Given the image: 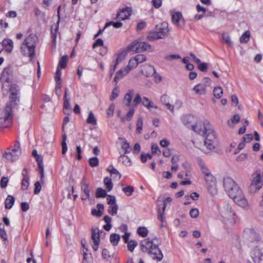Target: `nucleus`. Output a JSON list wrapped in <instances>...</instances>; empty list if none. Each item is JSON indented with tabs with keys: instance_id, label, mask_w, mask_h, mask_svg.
I'll use <instances>...</instances> for the list:
<instances>
[{
	"instance_id": "63",
	"label": "nucleus",
	"mask_w": 263,
	"mask_h": 263,
	"mask_svg": "<svg viewBox=\"0 0 263 263\" xmlns=\"http://www.w3.org/2000/svg\"><path fill=\"white\" fill-rule=\"evenodd\" d=\"M41 185L39 181H37L34 184V194H37L41 190Z\"/></svg>"
},
{
	"instance_id": "45",
	"label": "nucleus",
	"mask_w": 263,
	"mask_h": 263,
	"mask_svg": "<svg viewBox=\"0 0 263 263\" xmlns=\"http://www.w3.org/2000/svg\"><path fill=\"white\" fill-rule=\"evenodd\" d=\"M137 233L140 236L145 237L147 235L148 230L145 227H139L137 230Z\"/></svg>"
},
{
	"instance_id": "5",
	"label": "nucleus",
	"mask_w": 263,
	"mask_h": 263,
	"mask_svg": "<svg viewBox=\"0 0 263 263\" xmlns=\"http://www.w3.org/2000/svg\"><path fill=\"white\" fill-rule=\"evenodd\" d=\"M262 185L263 179L261 178V171L257 170L252 175V181L249 186V192L251 194H255L262 187Z\"/></svg>"
},
{
	"instance_id": "12",
	"label": "nucleus",
	"mask_w": 263,
	"mask_h": 263,
	"mask_svg": "<svg viewBox=\"0 0 263 263\" xmlns=\"http://www.w3.org/2000/svg\"><path fill=\"white\" fill-rule=\"evenodd\" d=\"M205 126H207L208 132L203 136L205 137V141H216V137L215 134L213 129L212 126L211 124L205 122Z\"/></svg>"
},
{
	"instance_id": "24",
	"label": "nucleus",
	"mask_w": 263,
	"mask_h": 263,
	"mask_svg": "<svg viewBox=\"0 0 263 263\" xmlns=\"http://www.w3.org/2000/svg\"><path fill=\"white\" fill-rule=\"evenodd\" d=\"M81 190L83 193H90L89 184L86 181L85 177H83L81 182Z\"/></svg>"
},
{
	"instance_id": "35",
	"label": "nucleus",
	"mask_w": 263,
	"mask_h": 263,
	"mask_svg": "<svg viewBox=\"0 0 263 263\" xmlns=\"http://www.w3.org/2000/svg\"><path fill=\"white\" fill-rule=\"evenodd\" d=\"M86 121L88 124H92L93 125L97 124V119L91 111L89 112Z\"/></svg>"
},
{
	"instance_id": "15",
	"label": "nucleus",
	"mask_w": 263,
	"mask_h": 263,
	"mask_svg": "<svg viewBox=\"0 0 263 263\" xmlns=\"http://www.w3.org/2000/svg\"><path fill=\"white\" fill-rule=\"evenodd\" d=\"M221 216L223 219V221L228 223L233 224L235 223L237 216L236 214L233 211L232 213H226L221 214Z\"/></svg>"
},
{
	"instance_id": "1",
	"label": "nucleus",
	"mask_w": 263,
	"mask_h": 263,
	"mask_svg": "<svg viewBox=\"0 0 263 263\" xmlns=\"http://www.w3.org/2000/svg\"><path fill=\"white\" fill-rule=\"evenodd\" d=\"M223 186L227 194L237 205L242 208L247 206V199L242 190L233 179L230 177L224 178Z\"/></svg>"
},
{
	"instance_id": "19",
	"label": "nucleus",
	"mask_w": 263,
	"mask_h": 263,
	"mask_svg": "<svg viewBox=\"0 0 263 263\" xmlns=\"http://www.w3.org/2000/svg\"><path fill=\"white\" fill-rule=\"evenodd\" d=\"M193 90L197 95H204L206 92V84L203 83L198 84L194 87Z\"/></svg>"
},
{
	"instance_id": "37",
	"label": "nucleus",
	"mask_w": 263,
	"mask_h": 263,
	"mask_svg": "<svg viewBox=\"0 0 263 263\" xmlns=\"http://www.w3.org/2000/svg\"><path fill=\"white\" fill-rule=\"evenodd\" d=\"M104 183L106 186V189L107 191H110L113 187V184L111 181V179L108 177H105L104 179Z\"/></svg>"
},
{
	"instance_id": "48",
	"label": "nucleus",
	"mask_w": 263,
	"mask_h": 263,
	"mask_svg": "<svg viewBox=\"0 0 263 263\" xmlns=\"http://www.w3.org/2000/svg\"><path fill=\"white\" fill-rule=\"evenodd\" d=\"M68 61V57L67 55H63L59 62V66L61 68H65L66 67V64Z\"/></svg>"
},
{
	"instance_id": "36",
	"label": "nucleus",
	"mask_w": 263,
	"mask_h": 263,
	"mask_svg": "<svg viewBox=\"0 0 263 263\" xmlns=\"http://www.w3.org/2000/svg\"><path fill=\"white\" fill-rule=\"evenodd\" d=\"M147 38L151 41L162 39L156 30L154 32H150Z\"/></svg>"
},
{
	"instance_id": "58",
	"label": "nucleus",
	"mask_w": 263,
	"mask_h": 263,
	"mask_svg": "<svg viewBox=\"0 0 263 263\" xmlns=\"http://www.w3.org/2000/svg\"><path fill=\"white\" fill-rule=\"evenodd\" d=\"M189 214L192 218H196L199 216V211L198 209L196 208H193L190 211Z\"/></svg>"
},
{
	"instance_id": "64",
	"label": "nucleus",
	"mask_w": 263,
	"mask_h": 263,
	"mask_svg": "<svg viewBox=\"0 0 263 263\" xmlns=\"http://www.w3.org/2000/svg\"><path fill=\"white\" fill-rule=\"evenodd\" d=\"M152 158V156L150 154H142L141 155V160L143 163H145L146 162L147 159H151Z\"/></svg>"
},
{
	"instance_id": "23",
	"label": "nucleus",
	"mask_w": 263,
	"mask_h": 263,
	"mask_svg": "<svg viewBox=\"0 0 263 263\" xmlns=\"http://www.w3.org/2000/svg\"><path fill=\"white\" fill-rule=\"evenodd\" d=\"M2 44L5 50L8 52L11 53L13 49V42L10 39H5L3 41Z\"/></svg>"
},
{
	"instance_id": "40",
	"label": "nucleus",
	"mask_w": 263,
	"mask_h": 263,
	"mask_svg": "<svg viewBox=\"0 0 263 263\" xmlns=\"http://www.w3.org/2000/svg\"><path fill=\"white\" fill-rule=\"evenodd\" d=\"M233 209L229 204H224L220 210V215L226 213H232Z\"/></svg>"
},
{
	"instance_id": "59",
	"label": "nucleus",
	"mask_w": 263,
	"mask_h": 263,
	"mask_svg": "<svg viewBox=\"0 0 263 263\" xmlns=\"http://www.w3.org/2000/svg\"><path fill=\"white\" fill-rule=\"evenodd\" d=\"M142 99L141 97V96L139 93H137L136 95L135 98L133 101V106H137L140 102H142Z\"/></svg>"
},
{
	"instance_id": "33",
	"label": "nucleus",
	"mask_w": 263,
	"mask_h": 263,
	"mask_svg": "<svg viewBox=\"0 0 263 263\" xmlns=\"http://www.w3.org/2000/svg\"><path fill=\"white\" fill-rule=\"evenodd\" d=\"M109 239L113 246H117L120 239V236L119 234L113 233L110 235Z\"/></svg>"
},
{
	"instance_id": "44",
	"label": "nucleus",
	"mask_w": 263,
	"mask_h": 263,
	"mask_svg": "<svg viewBox=\"0 0 263 263\" xmlns=\"http://www.w3.org/2000/svg\"><path fill=\"white\" fill-rule=\"evenodd\" d=\"M246 159L247 154L242 153L236 157V161L238 164H242L245 163Z\"/></svg>"
},
{
	"instance_id": "2",
	"label": "nucleus",
	"mask_w": 263,
	"mask_h": 263,
	"mask_svg": "<svg viewBox=\"0 0 263 263\" xmlns=\"http://www.w3.org/2000/svg\"><path fill=\"white\" fill-rule=\"evenodd\" d=\"M19 94L10 93V102L4 108L0 109V127H9L12 123V108L19 102Z\"/></svg>"
},
{
	"instance_id": "55",
	"label": "nucleus",
	"mask_w": 263,
	"mask_h": 263,
	"mask_svg": "<svg viewBox=\"0 0 263 263\" xmlns=\"http://www.w3.org/2000/svg\"><path fill=\"white\" fill-rule=\"evenodd\" d=\"M118 209V208L117 204L110 205L108 209V212L111 215H114L117 214Z\"/></svg>"
},
{
	"instance_id": "22",
	"label": "nucleus",
	"mask_w": 263,
	"mask_h": 263,
	"mask_svg": "<svg viewBox=\"0 0 263 263\" xmlns=\"http://www.w3.org/2000/svg\"><path fill=\"white\" fill-rule=\"evenodd\" d=\"M134 93V89H129L125 95L123 99V103L125 105L128 107L130 106L132 98Z\"/></svg>"
},
{
	"instance_id": "30",
	"label": "nucleus",
	"mask_w": 263,
	"mask_h": 263,
	"mask_svg": "<svg viewBox=\"0 0 263 263\" xmlns=\"http://www.w3.org/2000/svg\"><path fill=\"white\" fill-rule=\"evenodd\" d=\"M107 171L110 173V175L113 177V178L120 179L121 178V174L116 168H114L112 166L108 167L107 168Z\"/></svg>"
},
{
	"instance_id": "27",
	"label": "nucleus",
	"mask_w": 263,
	"mask_h": 263,
	"mask_svg": "<svg viewBox=\"0 0 263 263\" xmlns=\"http://www.w3.org/2000/svg\"><path fill=\"white\" fill-rule=\"evenodd\" d=\"M138 65L137 61L134 57L132 58L128 62V64L125 68V73H128L131 69L136 68Z\"/></svg>"
},
{
	"instance_id": "56",
	"label": "nucleus",
	"mask_w": 263,
	"mask_h": 263,
	"mask_svg": "<svg viewBox=\"0 0 263 263\" xmlns=\"http://www.w3.org/2000/svg\"><path fill=\"white\" fill-rule=\"evenodd\" d=\"M10 93H14V94L20 93L19 87L16 84H12L9 88Z\"/></svg>"
},
{
	"instance_id": "29",
	"label": "nucleus",
	"mask_w": 263,
	"mask_h": 263,
	"mask_svg": "<svg viewBox=\"0 0 263 263\" xmlns=\"http://www.w3.org/2000/svg\"><path fill=\"white\" fill-rule=\"evenodd\" d=\"M14 201L15 199L13 196L8 195L5 202V208L6 209H10L12 207L14 203Z\"/></svg>"
},
{
	"instance_id": "42",
	"label": "nucleus",
	"mask_w": 263,
	"mask_h": 263,
	"mask_svg": "<svg viewBox=\"0 0 263 263\" xmlns=\"http://www.w3.org/2000/svg\"><path fill=\"white\" fill-rule=\"evenodd\" d=\"M110 25H112L116 28H119L122 26L123 24L122 23L120 22H114L112 21H111L105 24L104 27V29H105L106 28H107L108 26H110Z\"/></svg>"
},
{
	"instance_id": "16",
	"label": "nucleus",
	"mask_w": 263,
	"mask_h": 263,
	"mask_svg": "<svg viewBox=\"0 0 263 263\" xmlns=\"http://www.w3.org/2000/svg\"><path fill=\"white\" fill-rule=\"evenodd\" d=\"M22 175L23 176V179L21 183V189L22 190H26L29 185V177L26 168H24L23 169Z\"/></svg>"
},
{
	"instance_id": "10",
	"label": "nucleus",
	"mask_w": 263,
	"mask_h": 263,
	"mask_svg": "<svg viewBox=\"0 0 263 263\" xmlns=\"http://www.w3.org/2000/svg\"><path fill=\"white\" fill-rule=\"evenodd\" d=\"M251 257L254 263H260L262 257V253L260 249L256 247L250 252Z\"/></svg>"
},
{
	"instance_id": "17",
	"label": "nucleus",
	"mask_w": 263,
	"mask_h": 263,
	"mask_svg": "<svg viewBox=\"0 0 263 263\" xmlns=\"http://www.w3.org/2000/svg\"><path fill=\"white\" fill-rule=\"evenodd\" d=\"M162 205V208H159L158 211V219L161 222V227L164 226V223L165 222L164 211L166 208V203L165 201H163Z\"/></svg>"
},
{
	"instance_id": "46",
	"label": "nucleus",
	"mask_w": 263,
	"mask_h": 263,
	"mask_svg": "<svg viewBox=\"0 0 263 263\" xmlns=\"http://www.w3.org/2000/svg\"><path fill=\"white\" fill-rule=\"evenodd\" d=\"M222 37L224 42L229 46H232L233 42L231 40V37L228 33H223Z\"/></svg>"
},
{
	"instance_id": "13",
	"label": "nucleus",
	"mask_w": 263,
	"mask_h": 263,
	"mask_svg": "<svg viewBox=\"0 0 263 263\" xmlns=\"http://www.w3.org/2000/svg\"><path fill=\"white\" fill-rule=\"evenodd\" d=\"M132 11V10L129 7L120 9L117 14L116 18L121 19L122 20L128 19L131 15Z\"/></svg>"
},
{
	"instance_id": "52",
	"label": "nucleus",
	"mask_w": 263,
	"mask_h": 263,
	"mask_svg": "<svg viewBox=\"0 0 263 263\" xmlns=\"http://www.w3.org/2000/svg\"><path fill=\"white\" fill-rule=\"evenodd\" d=\"M127 243V247L129 251L133 252L135 248L137 246V242L134 240H129Z\"/></svg>"
},
{
	"instance_id": "53",
	"label": "nucleus",
	"mask_w": 263,
	"mask_h": 263,
	"mask_svg": "<svg viewBox=\"0 0 263 263\" xmlns=\"http://www.w3.org/2000/svg\"><path fill=\"white\" fill-rule=\"evenodd\" d=\"M121 148L124 150L125 154L129 153L132 150L129 143L126 140H125L123 143L122 144Z\"/></svg>"
},
{
	"instance_id": "49",
	"label": "nucleus",
	"mask_w": 263,
	"mask_h": 263,
	"mask_svg": "<svg viewBox=\"0 0 263 263\" xmlns=\"http://www.w3.org/2000/svg\"><path fill=\"white\" fill-rule=\"evenodd\" d=\"M138 64L146 61V57L143 54H139L134 57Z\"/></svg>"
},
{
	"instance_id": "20",
	"label": "nucleus",
	"mask_w": 263,
	"mask_h": 263,
	"mask_svg": "<svg viewBox=\"0 0 263 263\" xmlns=\"http://www.w3.org/2000/svg\"><path fill=\"white\" fill-rule=\"evenodd\" d=\"M172 19L174 24L177 27L182 28L183 26L184 23H181V20L182 19V15L180 12H176L172 16Z\"/></svg>"
},
{
	"instance_id": "8",
	"label": "nucleus",
	"mask_w": 263,
	"mask_h": 263,
	"mask_svg": "<svg viewBox=\"0 0 263 263\" xmlns=\"http://www.w3.org/2000/svg\"><path fill=\"white\" fill-rule=\"evenodd\" d=\"M204 180L208 186V189L209 192L212 195H215L217 193L216 187V180L215 177L212 174H210L204 177Z\"/></svg>"
},
{
	"instance_id": "26",
	"label": "nucleus",
	"mask_w": 263,
	"mask_h": 263,
	"mask_svg": "<svg viewBox=\"0 0 263 263\" xmlns=\"http://www.w3.org/2000/svg\"><path fill=\"white\" fill-rule=\"evenodd\" d=\"M97 209H92L91 213L93 216L99 217L102 215L104 210V206L102 204H98L97 205Z\"/></svg>"
},
{
	"instance_id": "50",
	"label": "nucleus",
	"mask_w": 263,
	"mask_h": 263,
	"mask_svg": "<svg viewBox=\"0 0 263 263\" xmlns=\"http://www.w3.org/2000/svg\"><path fill=\"white\" fill-rule=\"evenodd\" d=\"M214 95L217 99L220 98L223 94V90L221 87H216L214 89Z\"/></svg>"
},
{
	"instance_id": "60",
	"label": "nucleus",
	"mask_w": 263,
	"mask_h": 263,
	"mask_svg": "<svg viewBox=\"0 0 263 263\" xmlns=\"http://www.w3.org/2000/svg\"><path fill=\"white\" fill-rule=\"evenodd\" d=\"M216 141H204V145L209 150H212L215 148V143Z\"/></svg>"
},
{
	"instance_id": "9",
	"label": "nucleus",
	"mask_w": 263,
	"mask_h": 263,
	"mask_svg": "<svg viewBox=\"0 0 263 263\" xmlns=\"http://www.w3.org/2000/svg\"><path fill=\"white\" fill-rule=\"evenodd\" d=\"M210 124L208 120H204L203 122H196L195 126H192V129L198 134L203 136L208 132L207 126H205V122Z\"/></svg>"
},
{
	"instance_id": "11",
	"label": "nucleus",
	"mask_w": 263,
	"mask_h": 263,
	"mask_svg": "<svg viewBox=\"0 0 263 263\" xmlns=\"http://www.w3.org/2000/svg\"><path fill=\"white\" fill-rule=\"evenodd\" d=\"M156 30L162 39L165 37L170 31L168 24L166 22H163L160 25H158L156 27Z\"/></svg>"
},
{
	"instance_id": "31",
	"label": "nucleus",
	"mask_w": 263,
	"mask_h": 263,
	"mask_svg": "<svg viewBox=\"0 0 263 263\" xmlns=\"http://www.w3.org/2000/svg\"><path fill=\"white\" fill-rule=\"evenodd\" d=\"M126 55V53L125 51H120L116 54V58L115 61V64L118 65L122 61H123Z\"/></svg>"
},
{
	"instance_id": "4",
	"label": "nucleus",
	"mask_w": 263,
	"mask_h": 263,
	"mask_svg": "<svg viewBox=\"0 0 263 263\" xmlns=\"http://www.w3.org/2000/svg\"><path fill=\"white\" fill-rule=\"evenodd\" d=\"M38 41V37L35 34H31L28 35L21 45V50L22 53L30 58V61L35 55V48Z\"/></svg>"
},
{
	"instance_id": "14",
	"label": "nucleus",
	"mask_w": 263,
	"mask_h": 263,
	"mask_svg": "<svg viewBox=\"0 0 263 263\" xmlns=\"http://www.w3.org/2000/svg\"><path fill=\"white\" fill-rule=\"evenodd\" d=\"M196 118L192 115H185L182 117L181 121L182 123L187 127L192 129V126H195L193 124L196 121Z\"/></svg>"
},
{
	"instance_id": "6",
	"label": "nucleus",
	"mask_w": 263,
	"mask_h": 263,
	"mask_svg": "<svg viewBox=\"0 0 263 263\" xmlns=\"http://www.w3.org/2000/svg\"><path fill=\"white\" fill-rule=\"evenodd\" d=\"M21 154L20 144L18 142H16L14 148L11 152H6L4 154V157L8 161L13 162L16 160Z\"/></svg>"
},
{
	"instance_id": "39",
	"label": "nucleus",
	"mask_w": 263,
	"mask_h": 263,
	"mask_svg": "<svg viewBox=\"0 0 263 263\" xmlns=\"http://www.w3.org/2000/svg\"><path fill=\"white\" fill-rule=\"evenodd\" d=\"M246 139V136H244L242 138L243 141L238 144L237 148H236L234 152V154L235 155H236L237 154H238L241 149H242L245 147Z\"/></svg>"
},
{
	"instance_id": "47",
	"label": "nucleus",
	"mask_w": 263,
	"mask_h": 263,
	"mask_svg": "<svg viewBox=\"0 0 263 263\" xmlns=\"http://www.w3.org/2000/svg\"><path fill=\"white\" fill-rule=\"evenodd\" d=\"M143 126V119L142 117H139L137 123L136 132L138 134H141Z\"/></svg>"
},
{
	"instance_id": "38",
	"label": "nucleus",
	"mask_w": 263,
	"mask_h": 263,
	"mask_svg": "<svg viewBox=\"0 0 263 263\" xmlns=\"http://www.w3.org/2000/svg\"><path fill=\"white\" fill-rule=\"evenodd\" d=\"M67 136L65 134L63 135L62 141V154L65 155L67 151V146L66 144Z\"/></svg>"
},
{
	"instance_id": "7",
	"label": "nucleus",
	"mask_w": 263,
	"mask_h": 263,
	"mask_svg": "<svg viewBox=\"0 0 263 263\" xmlns=\"http://www.w3.org/2000/svg\"><path fill=\"white\" fill-rule=\"evenodd\" d=\"M131 48L136 52H141L145 51L152 52L153 49L152 46L146 42H134L131 45Z\"/></svg>"
},
{
	"instance_id": "61",
	"label": "nucleus",
	"mask_w": 263,
	"mask_h": 263,
	"mask_svg": "<svg viewBox=\"0 0 263 263\" xmlns=\"http://www.w3.org/2000/svg\"><path fill=\"white\" fill-rule=\"evenodd\" d=\"M152 148V153L154 154H159L161 153V151L158 147L157 144H153L151 146Z\"/></svg>"
},
{
	"instance_id": "25",
	"label": "nucleus",
	"mask_w": 263,
	"mask_h": 263,
	"mask_svg": "<svg viewBox=\"0 0 263 263\" xmlns=\"http://www.w3.org/2000/svg\"><path fill=\"white\" fill-rule=\"evenodd\" d=\"M142 105L146 107L149 110L151 108L157 109V106L155 105L152 101H151L148 98L146 97H143L141 102Z\"/></svg>"
},
{
	"instance_id": "57",
	"label": "nucleus",
	"mask_w": 263,
	"mask_h": 263,
	"mask_svg": "<svg viewBox=\"0 0 263 263\" xmlns=\"http://www.w3.org/2000/svg\"><path fill=\"white\" fill-rule=\"evenodd\" d=\"M120 90L117 87L115 88L111 92V95L110 97V99L111 101H113L116 98H117L119 94Z\"/></svg>"
},
{
	"instance_id": "34",
	"label": "nucleus",
	"mask_w": 263,
	"mask_h": 263,
	"mask_svg": "<svg viewBox=\"0 0 263 263\" xmlns=\"http://www.w3.org/2000/svg\"><path fill=\"white\" fill-rule=\"evenodd\" d=\"M199 166L204 177H205V176H206V175L211 174L210 171L207 167V166H206L204 162L200 161L199 163Z\"/></svg>"
},
{
	"instance_id": "62",
	"label": "nucleus",
	"mask_w": 263,
	"mask_h": 263,
	"mask_svg": "<svg viewBox=\"0 0 263 263\" xmlns=\"http://www.w3.org/2000/svg\"><path fill=\"white\" fill-rule=\"evenodd\" d=\"M135 112V109L134 108H132L129 109L128 112L127 113L126 115V119L127 121H130L132 120L133 115Z\"/></svg>"
},
{
	"instance_id": "3",
	"label": "nucleus",
	"mask_w": 263,
	"mask_h": 263,
	"mask_svg": "<svg viewBox=\"0 0 263 263\" xmlns=\"http://www.w3.org/2000/svg\"><path fill=\"white\" fill-rule=\"evenodd\" d=\"M159 243L160 241L157 238L152 240L149 238L145 239L141 241V249L143 251L147 252L153 259L159 261L163 257L161 251L158 248Z\"/></svg>"
},
{
	"instance_id": "32",
	"label": "nucleus",
	"mask_w": 263,
	"mask_h": 263,
	"mask_svg": "<svg viewBox=\"0 0 263 263\" xmlns=\"http://www.w3.org/2000/svg\"><path fill=\"white\" fill-rule=\"evenodd\" d=\"M119 161L126 166H130L132 165L131 160L125 155H121L119 158Z\"/></svg>"
},
{
	"instance_id": "54",
	"label": "nucleus",
	"mask_w": 263,
	"mask_h": 263,
	"mask_svg": "<svg viewBox=\"0 0 263 263\" xmlns=\"http://www.w3.org/2000/svg\"><path fill=\"white\" fill-rule=\"evenodd\" d=\"M99 159L97 157H92L89 160V164L91 167H96L99 165Z\"/></svg>"
},
{
	"instance_id": "51",
	"label": "nucleus",
	"mask_w": 263,
	"mask_h": 263,
	"mask_svg": "<svg viewBox=\"0 0 263 263\" xmlns=\"http://www.w3.org/2000/svg\"><path fill=\"white\" fill-rule=\"evenodd\" d=\"M122 191L124 192V193L128 196H130L134 191V189L132 186H127L122 188Z\"/></svg>"
},
{
	"instance_id": "21",
	"label": "nucleus",
	"mask_w": 263,
	"mask_h": 263,
	"mask_svg": "<svg viewBox=\"0 0 263 263\" xmlns=\"http://www.w3.org/2000/svg\"><path fill=\"white\" fill-rule=\"evenodd\" d=\"M104 233L103 230H100L98 228L91 229V239L93 242H100V235Z\"/></svg>"
},
{
	"instance_id": "28",
	"label": "nucleus",
	"mask_w": 263,
	"mask_h": 263,
	"mask_svg": "<svg viewBox=\"0 0 263 263\" xmlns=\"http://www.w3.org/2000/svg\"><path fill=\"white\" fill-rule=\"evenodd\" d=\"M240 121V117L238 115H234L232 118L227 122L228 125L231 127H233L234 125Z\"/></svg>"
},
{
	"instance_id": "41",
	"label": "nucleus",
	"mask_w": 263,
	"mask_h": 263,
	"mask_svg": "<svg viewBox=\"0 0 263 263\" xmlns=\"http://www.w3.org/2000/svg\"><path fill=\"white\" fill-rule=\"evenodd\" d=\"M127 73H125V68L124 69H120L116 72V76L114 78L115 81L117 82L119 80L122 78Z\"/></svg>"
},
{
	"instance_id": "18",
	"label": "nucleus",
	"mask_w": 263,
	"mask_h": 263,
	"mask_svg": "<svg viewBox=\"0 0 263 263\" xmlns=\"http://www.w3.org/2000/svg\"><path fill=\"white\" fill-rule=\"evenodd\" d=\"M155 72L154 67L150 65H144L142 67L141 72L146 77L152 76Z\"/></svg>"
},
{
	"instance_id": "43",
	"label": "nucleus",
	"mask_w": 263,
	"mask_h": 263,
	"mask_svg": "<svg viewBox=\"0 0 263 263\" xmlns=\"http://www.w3.org/2000/svg\"><path fill=\"white\" fill-rule=\"evenodd\" d=\"M107 196L106 191L102 188H98L96 193L97 198L105 197Z\"/></svg>"
}]
</instances>
